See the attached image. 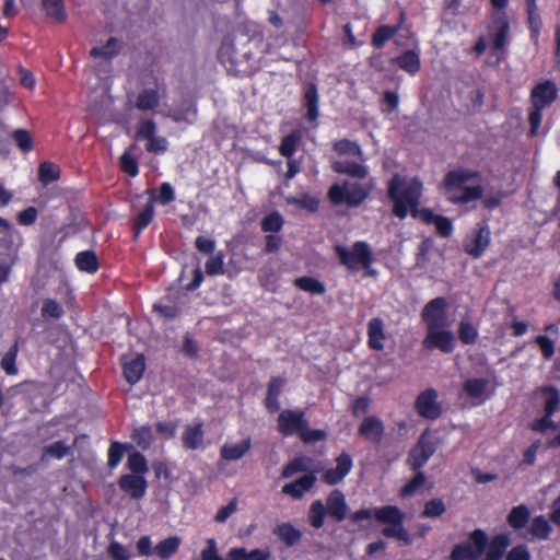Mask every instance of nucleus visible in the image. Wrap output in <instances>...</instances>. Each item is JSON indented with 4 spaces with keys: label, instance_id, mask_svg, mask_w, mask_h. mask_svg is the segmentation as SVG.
<instances>
[{
    "label": "nucleus",
    "instance_id": "obj_37",
    "mask_svg": "<svg viewBox=\"0 0 560 560\" xmlns=\"http://www.w3.org/2000/svg\"><path fill=\"white\" fill-rule=\"evenodd\" d=\"M160 104V95L158 90L155 89H144L142 90L136 100V108L139 110H153Z\"/></svg>",
    "mask_w": 560,
    "mask_h": 560
},
{
    "label": "nucleus",
    "instance_id": "obj_43",
    "mask_svg": "<svg viewBox=\"0 0 560 560\" xmlns=\"http://www.w3.org/2000/svg\"><path fill=\"white\" fill-rule=\"evenodd\" d=\"M131 447L130 444L120 443L118 441L112 442L107 452V466L110 469L116 468L120 464L125 451Z\"/></svg>",
    "mask_w": 560,
    "mask_h": 560
},
{
    "label": "nucleus",
    "instance_id": "obj_40",
    "mask_svg": "<svg viewBox=\"0 0 560 560\" xmlns=\"http://www.w3.org/2000/svg\"><path fill=\"white\" fill-rule=\"evenodd\" d=\"M126 467L130 475L145 476L149 470L145 456L138 451H133L128 455Z\"/></svg>",
    "mask_w": 560,
    "mask_h": 560
},
{
    "label": "nucleus",
    "instance_id": "obj_24",
    "mask_svg": "<svg viewBox=\"0 0 560 560\" xmlns=\"http://www.w3.org/2000/svg\"><path fill=\"white\" fill-rule=\"evenodd\" d=\"M384 322L380 317H373L368 324V346L375 351L384 349L385 340Z\"/></svg>",
    "mask_w": 560,
    "mask_h": 560
},
{
    "label": "nucleus",
    "instance_id": "obj_41",
    "mask_svg": "<svg viewBox=\"0 0 560 560\" xmlns=\"http://www.w3.org/2000/svg\"><path fill=\"white\" fill-rule=\"evenodd\" d=\"M529 510L526 505L521 504L517 506H514L509 515H508V523L509 525L514 529H521L525 527V525L529 521Z\"/></svg>",
    "mask_w": 560,
    "mask_h": 560
},
{
    "label": "nucleus",
    "instance_id": "obj_1",
    "mask_svg": "<svg viewBox=\"0 0 560 560\" xmlns=\"http://www.w3.org/2000/svg\"><path fill=\"white\" fill-rule=\"evenodd\" d=\"M423 195V183L415 176L406 178L395 173L387 183V197L393 203L392 213L404 220L410 213L425 224H434L442 237H450L453 233L452 220L442 214H435L430 208H419Z\"/></svg>",
    "mask_w": 560,
    "mask_h": 560
},
{
    "label": "nucleus",
    "instance_id": "obj_8",
    "mask_svg": "<svg viewBox=\"0 0 560 560\" xmlns=\"http://www.w3.org/2000/svg\"><path fill=\"white\" fill-rule=\"evenodd\" d=\"M422 322L427 328L448 327L447 302L443 296H438L429 301L421 312Z\"/></svg>",
    "mask_w": 560,
    "mask_h": 560
},
{
    "label": "nucleus",
    "instance_id": "obj_26",
    "mask_svg": "<svg viewBox=\"0 0 560 560\" xmlns=\"http://www.w3.org/2000/svg\"><path fill=\"white\" fill-rule=\"evenodd\" d=\"M393 63L410 75H415L421 68L420 54L415 49L405 50L393 59Z\"/></svg>",
    "mask_w": 560,
    "mask_h": 560
},
{
    "label": "nucleus",
    "instance_id": "obj_6",
    "mask_svg": "<svg viewBox=\"0 0 560 560\" xmlns=\"http://www.w3.org/2000/svg\"><path fill=\"white\" fill-rule=\"evenodd\" d=\"M372 186L360 183L334 184L328 190V199L334 206L346 205L348 208L361 206L370 196Z\"/></svg>",
    "mask_w": 560,
    "mask_h": 560
},
{
    "label": "nucleus",
    "instance_id": "obj_59",
    "mask_svg": "<svg viewBox=\"0 0 560 560\" xmlns=\"http://www.w3.org/2000/svg\"><path fill=\"white\" fill-rule=\"evenodd\" d=\"M446 511L445 503L442 499L435 498L425 502L424 509L422 511V516L424 517H439L443 515Z\"/></svg>",
    "mask_w": 560,
    "mask_h": 560
},
{
    "label": "nucleus",
    "instance_id": "obj_60",
    "mask_svg": "<svg viewBox=\"0 0 560 560\" xmlns=\"http://www.w3.org/2000/svg\"><path fill=\"white\" fill-rule=\"evenodd\" d=\"M156 124L152 119H142L136 130L137 140H149L155 136Z\"/></svg>",
    "mask_w": 560,
    "mask_h": 560
},
{
    "label": "nucleus",
    "instance_id": "obj_50",
    "mask_svg": "<svg viewBox=\"0 0 560 560\" xmlns=\"http://www.w3.org/2000/svg\"><path fill=\"white\" fill-rule=\"evenodd\" d=\"M416 475L400 490L401 498H410L424 486L427 477L422 470H413Z\"/></svg>",
    "mask_w": 560,
    "mask_h": 560
},
{
    "label": "nucleus",
    "instance_id": "obj_14",
    "mask_svg": "<svg viewBox=\"0 0 560 560\" xmlns=\"http://www.w3.org/2000/svg\"><path fill=\"white\" fill-rule=\"evenodd\" d=\"M118 488L133 500H141L148 489L145 476L122 474L117 480Z\"/></svg>",
    "mask_w": 560,
    "mask_h": 560
},
{
    "label": "nucleus",
    "instance_id": "obj_9",
    "mask_svg": "<svg viewBox=\"0 0 560 560\" xmlns=\"http://www.w3.org/2000/svg\"><path fill=\"white\" fill-rule=\"evenodd\" d=\"M306 413L300 409H284L277 418V431L282 436H292L301 433L305 429Z\"/></svg>",
    "mask_w": 560,
    "mask_h": 560
},
{
    "label": "nucleus",
    "instance_id": "obj_49",
    "mask_svg": "<svg viewBox=\"0 0 560 560\" xmlns=\"http://www.w3.org/2000/svg\"><path fill=\"white\" fill-rule=\"evenodd\" d=\"M328 514L324 503L315 500L310 506L308 522L314 528H322L325 523V516Z\"/></svg>",
    "mask_w": 560,
    "mask_h": 560
},
{
    "label": "nucleus",
    "instance_id": "obj_63",
    "mask_svg": "<svg viewBox=\"0 0 560 560\" xmlns=\"http://www.w3.org/2000/svg\"><path fill=\"white\" fill-rule=\"evenodd\" d=\"M119 165L121 171L130 177H136L139 174V165L137 160L127 151L120 155Z\"/></svg>",
    "mask_w": 560,
    "mask_h": 560
},
{
    "label": "nucleus",
    "instance_id": "obj_22",
    "mask_svg": "<svg viewBox=\"0 0 560 560\" xmlns=\"http://www.w3.org/2000/svg\"><path fill=\"white\" fill-rule=\"evenodd\" d=\"M325 508L328 512V515L331 516L335 521H343L347 515L348 506L342 491L338 489L332 490L327 497Z\"/></svg>",
    "mask_w": 560,
    "mask_h": 560
},
{
    "label": "nucleus",
    "instance_id": "obj_5",
    "mask_svg": "<svg viewBox=\"0 0 560 560\" xmlns=\"http://www.w3.org/2000/svg\"><path fill=\"white\" fill-rule=\"evenodd\" d=\"M559 90L551 80L537 83L530 91L529 101L532 109L528 113L529 136L534 137L541 125L542 112L557 101Z\"/></svg>",
    "mask_w": 560,
    "mask_h": 560
},
{
    "label": "nucleus",
    "instance_id": "obj_4",
    "mask_svg": "<svg viewBox=\"0 0 560 560\" xmlns=\"http://www.w3.org/2000/svg\"><path fill=\"white\" fill-rule=\"evenodd\" d=\"M335 253L339 262L350 272H357L360 269H363L364 277L375 278L377 276V270L372 268L374 255L371 246L366 242L357 241L350 248L342 245H336Z\"/></svg>",
    "mask_w": 560,
    "mask_h": 560
},
{
    "label": "nucleus",
    "instance_id": "obj_47",
    "mask_svg": "<svg viewBox=\"0 0 560 560\" xmlns=\"http://www.w3.org/2000/svg\"><path fill=\"white\" fill-rule=\"evenodd\" d=\"M224 258L225 255L222 250L210 255L209 259L205 264L206 273L210 277L224 275Z\"/></svg>",
    "mask_w": 560,
    "mask_h": 560
},
{
    "label": "nucleus",
    "instance_id": "obj_20",
    "mask_svg": "<svg viewBox=\"0 0 560 560\" xmlns=\"http://www.w3.org/2000/svg\"><path fill=\"white\" fill-rule=\"evenodd\" d=\"M488 386L489 381L487 378H468L463 384V392L476 401L475 405H481L489 398L487 394Z\"/></svg>",
    "mask_w": 560,
    "mask_h": 560
},
{
    "label": "nucleus",
    "instance_id": "obj_31",
    "mask_svg": "<svg viewBox=\"0 0 560 560\" xmlns=\"http://www.w3.org/2000/svg\"><path fill=\"white\" fill-rule=\"evenodd\" d=\"M74 264L80 271L90 275L96 273L100 269V261L97 255L95 254V252L90 249L79 252L75 255Z\"/></svg>",
    "mask_w": 560,
    "mask_h": 560
},
{
    "label": "nucleus",
    "instance_id": "obj_51",
    "mask_svg": "<svg viewBox=\"0 0 560 560\" xmlns=\"http://www.w3.org/2000/svg\"><path fill=\"white\" fill-rule=\"evenodd\" d=\"M551 532V526L549 522L542 516H536L529 526V533L533 537L539 538V539H546L548 538L549 534Z\"/></svg>",
    "mask_w": 560,
    "mask_h": 560
},
{
    "label": "nucleus",
    "instance_id": "obj_3",
    "mask_svg": "<svg viewBox=\"0 0 560 560\" xmlns=\"http://www.w3.org/2000/svg\"><path fill=\"white\" fill-rule=\"evenodd\" d=\"M481 173L476 170L455 168L448 171L442 180V189L446 199L452 205H467L481 199L483 188L480 185L468 186L467 182L479 179Z\"/></svg>",
    "mask_w": 560,
    "mask_h": 560
},
{
    "label": "nucleus",
    "instance_id": "obj_61",
    "mask_svg": "<svg viewBox=\"0 0 560 560\" xmlns=\"http://www.w3.org/2000/svg\"><path fill=\"white\" fill-rule=\"evenodd\" d=\"M534 342L539 347L544 359L549 360L556 352V342L545 335L535 337Z\"/></svg>",
    "mask_w": 560,
    "mask_h": 560
},
{
    "label": "nucleus",
    "instance_id": "obj_29",
    "mask_svg": "<svg viewBox=\"0 0 560 560\" xmlns=\"http://www.w3.org/2000/svg\"><path fill=\"white\" fill-rule=\"evenodd\" d=\"M510 545V539L505 535H495L491 540L488 539L486 556L481 560H502Z\"/></svg>",
    "mask_w": 560,
    "mask_h": 560
},
{
    "label": "nucleus",
    "instance_id": "obj_58",
    "mask_svg": "<svg viewBox=\"0 0 560 560\" xmlns=\"http://www.w3.org/2000/svg\"><path fill=\"white\" fill-rule=\"evenodd\" d=\"M429 459L424 452L413 446L408 454L407 464L411 470H421Z\"/></svg>",
    "mask_w": 560,
    "mask_h": 560
},
{
    "label": "nucleus",
    "instance_id": "obj_15",
    "mask_svg": "<svg viewBox=\"0 0 560 560\" xmlns=\"http://www.w3.org/2000/svg\"><path fill=\"white\" fill-rule=\"evenodd\" d=\"M145 192L150 196V199L143 209L131 221V229L135 240H137L141 233L150 225L155 214V189L149 188Z\"/></svg>",
    "mask_w": 560,
    "mask_h": 560
},
{
    "label": "nucleus",
    "instance_id": "obj_52",
    "mask_svg": "<svg viewBox=\"0 0 560 560\" xmlns=\"http://www.w3.org/2000/svg\"><path fill=\"white\" fill-rule=\"evenodd\" d=\"M132 439L139 447L147 450L153 442V432L150 425H141L132 432Z\"/></svg>",
    "mask_w": 560,
    "mask_h": 560
},
{
    "label": "nucleus",
    "instance_id": "obj_62",
    "mask_svg": "<svg viewBox=\"0 0 560 560\" xmlns=\"http://www.w3.org/2000/svg\"><path fill=\"white\" fill-rule=\"evenodd\" d=\"M418 450L424 452L430 458L438 448V442L429 433V431L422 432L417 444L415 445Z\"/></svg>",
    "mask_w": 560,
    "mask_h": 560
},
{
    "label": "nucleus",
    "instance_id": "obj_10",
    "mask_svg": "<svg viewBox=\"0 0 560 560\" xmlns=\"http://www.w3.org/2000/svg\"><path fill=\"white\" fill-rule=\"evenodd\" d=\"M422 345L427 350L438 349L443 353H452L455 349V337L447 327H431L427 328Z\"/></svg>",
    "mask_w": 560,
    "mask_h": 560
},
{
    "label": "nucleus",
    "instance_id": "obj_17",
    "mask_svg": "<svg viewBox=\"0 0 560 560\" xmlns=\"http://www.w3.org/2000/svg\"><path fill=\"white\" fill-rule=\"evenodd\" d=\"M302 101L303 107L306 109V120L316 121L319 116V95L315 83L311 82L304 85Z\"/></svg>",
    "mask_w": 560,
    "mask_h": 560
},
{
    "label": "nucleus",
    "instance_id": "obj_7",
    "mask_svg": "<svg viewBox=\"0 0 560 560\" xmlns=\"http://www.w3.org/2000/svg\"><path fill=\"white\" fill-rule=\"evenodd\" d=\"M488 545L483 529L477 528L468 535V541L456 544L450 555L451 560H481Z\"/></svg>",
    "mask_w": 560,
    "mask_h": 560
},
{
    "label": "nucleus",
    "instance_id": "obj_32",
    "mask_svg": "<svg viewBox=\"0 0 560 560\" xmlns=\"http://www.w3.org/2000/svg\"><path fill=\"white\" fill-rule=\"evenodd\" d=\"M273 534L287 546L292 547L296 545L301 538L302 533L290 523H281L276 526Z\"/></svg>",
    "mask_w": 560,
    "mask_h": 560
},
{
    "label": "nucleus",
    "instance_id": "obj_36",
    "mask_svg": "<svg viewBox=\"0 0 560 560\" xmlns=\"http://www.w3.org/2000/svg\"><path fill=\"white\" fill-rule=\"evenodd\" d=\"M400 30L399 25H380L371 37V45L375 49H381L392 39Z\"/></svg>",
    "mask_w": 560,
    "mask_h": 560
},
{
    "label": "nucleus",
    "instance_id": "obj_12",
    "mask_svg": "<svg viewBox=\"0 0 560 560\" xmlns=\"http://www.w3.org/2000/svg\"><path fill=\"white\" fill-rule=\"evenodd\" d=\"M491 241V231L486 221L478 223L475 231L474 238L464 243V250L466 254L477 259L480 258L485 250L488 248Z\"/></svg>",
    "mask_w": 560,
    "mask_h": 560
},
{
    "label": "nucleus",
    "instance_id": "obj_45",
    "mask_svg": "<svg viewBox=\"0 0 560 560\" xmlns=\"http://www.w3.org/2000/svg\"><path fill=\"white\" fill-rule=\"evenodd\" d=\"M60 178V170L51 162H43L38 166V180L47 186Z\"/></svg>",
    "mask_w": 560,
    "mask_h": 560
},
{
    "label": "nucleus",
    "instance_id": "obj_27",
    "mask_svg": "<svg viewBox=\"0 0 560 560\" xmlns=\"http://www.w3.org/2000/svg\"><path fill=\"white\" fill-rule=\"evenodd\" d=\"M331 167L337 174H345L357 179H364L369 175L368 166L354 161H335Z\"/></svg>",
    "mask_w": 560,
    "mask_h": 560
},
{
    "label": "nucleus",
    "instance_id": "obj_53",
    "mask_svg": "<svg viewBox=\"0 0 560 560\" xmlns=\"http://www.w3.org/2000/svg\"><path fill=\"white\" fill-rule=\"evenodd\" d=\"M283 224L282 215L278 211H273L261 220L260 226L264 232L278 233Z\"/></svg>",
    "mask_w": 560,
    "mask_h": 560
},
{
    "label": "nucleus",
    "instance_id": "obj_21",
    "mask_svg": "<svg viewBox=\"0 0 560 560\" xmlns=\"http://www.w3.org/2000/svg\"><path fill=\"white\" fill-rule=\"evenodd\" d=\"M316 482L314 472H308L292 482L285 483L282 487V492L292 497L293 499H301L304 493L308 492Z\"/></svg>",
    "mask_w": 560,
    "mask_h": 560
},
{
    "label": "nucleus",
    "instance_id": "obj_46",
    "mask_svg": "<svg viewBox=\"0 0 560 560\" xmlns=\"http://www.w3.org/2000/svg\"><path fill=\"white\" fill-rule=\"evenodd\" d=\"M334 151L338 155H352L362 159L363 151L361 147L349 139H340L336 141L332 145Z\"/></svg>",
    "mask_w": 560,
    "mask_h": 560
},
{
    "label": "nucleus",
    "instance_id": "obj_34",
    "mask_svg": "<svg viewBox=\"0 0 560 560\" xmlns=\"http://www.w3.org/2000/svg\"><path fill=\"white\" fill-rule=\"evenodd\" d=\"M528 28L535 40L538 39L542 26L540 13L536 0H525Z\"/></svg>",
    "mask_w": 560,
    "mask_h": 560
},
{
    "label": "nucleus",
    "instance_id": "obj_28",
    "mask_svg": "<svg viewBox=\"0 0 560 560\" xmlns=\"http://www.w3.org/2000/svg\"><path fill=\"white\" fill-rule=\"evenodd\" d=\"M250 447L252 440L249 436L236 444L225 443L220 448V457L228 462L238 460L250 450Z\"/></svg>",
    "mask_w": 560,
    "mask_h": 560
},
{
    "label": "nucleus",
    "instance_id": "obj_35",
    "mask_svg": "<svg viewBox=\"0 0 560 560\" xmlns=\"http://www.w3.org/2000/svg\"><path fill=\"white\" fill-rule=\"evenodd\" d=\"M121 50V43L116 37H110L105 45L101 47H92L90 56L93 58H103L110 60L119 55Z\"/></svg>",
    "mask_w": 560,
    "mask_h": 560
},
{
    "label": "nucleus",
    "instance_id": "obj_13",
    "mask_svg": "<svg viewBox=\"0 0 560 560\" xmlns=\"http://www.w3.org/2000/svg\"><path fill=\"white\" fill-rule=\"evenodd\" d=\"M352 467L353 462L351 456L347 452H341L336 457V467L328 468L322 475V481L329 486L338 485L347 477Z\"/></svg>",
    "mask_w": 560,
    "mask_h": 560
},
{
    "label": "nucleus",
    "instance_id": "obj_16",
    "mask_svg": "<svg viewBox=\"0 0 560 560\" xmlns=\"http://www.w3.org/2000/svg\"><path fill=\"white\" fill-rule=\"evenodd\" d=\"M358 432L366 441L380 443L384 436L385 427L380 418L369 416L363 419L359 425Z\"/></svg>",
    "mask_w": 560,
    "mask_h": 560
},
{
    "label": "nucleus",
    "instance_id": "obj_19",
    "mask_svg": "<svg viewBox=\"0 0 560 560\" xmlns=\"http://www.w3.org/2000/svg\"><path fill=\"white\" fill-rule=\"evenodd\" d=\"M205 431L202 422H195L185 427L182 434V445L185 450L195 451L203 446Z\"/></svg>",
    "mask_w": 560,
    "mask_h": 560
},
{
    "label": "nucleus",
    "instance_id": "obj_33",
    "mask_svg": "<svg viewBox=\"0 0 560 560\" xmlns=\"http://www.w3.org/2000/svg\"><path fill=\"white\" fill-rule=\"evenodd\" d=\"M42 8L52 22L57 24L66 22L67 13L63 0H42Z\"/></svg>",
    "mask_w": 560,
    "mask_h": 560
},
{
    "label": "nucleus",
    "instance_id": "obj_2",
    "mask_svg": "<svg viewBox=\"0 0 560 560\" xmlns=\"http://www.w3.org/2000/svg\"><path fill=\"white\" fill-rule=\"evenodd\" d=\"M372 518L387 525L382 529L384 537L396 538L405 545L411 544L409 533L404 527L405 514L398 506L384 505L373 509H360L349 515V520L353 524H361V522Z\"/></svg>",
    "mask_w": 560,
    "mask_h": 560
},
{
    "label": "nucleus",
    "instance_id": "obj_44",
    "mask_svg": "<svg viewBox=\"0 0 560 560\" xmlns=\"http://www.w3.org/2000/svg\"><path fill=\"white\" fill-rule=\"evenodd\" d=\"M287 203L305 209L311 213L317 212L319 209V199L307 192L302 194L300 197L287 198Z\"/></svg>",
    "mask_w": 560,
    "mask_h": 560
},
{
    "label": "nucleus",
    "instance_id": "obj_48",
    "mask_svg": "<svg viewBox=\"0 0 560 560\" xmlns=\"http://www.w3.org/2000/svg\"><path fill=\"white\" fill-rule=\"evenodd\" d=\"M300 140H301V137L295 131L284 136L281 139L280 145H279V153L287 159H291L292 155L295 153V151L299 148Z\"/></svg>",
    "mask_w": 560,
    "mask_h": 560
},
{
    "label": "nucleus",
    "instance_id": "obj_54",
    "mask_svg": "<svg viewBox=\"0 0 560 560\" xmlns=\"http://www.w3.org/2000/svg\"><path fill=\"white\" fill-rule=\"evenodd\" d=\"M458 338L464 345H474L478 339V330L471 323L462 320L458 325Z\"/></svg>",
    "mask_w": 560,
    "mask_h": 560
},
{
    "label": "nucleus",
    "instance_id": "obj_56",
    "mask_svg": "<svg viewBox=\"0 0 560 560\" xmlns=\"http://www.w3.org/2000/svg\"><path fill=\"white\" fill-rule=\"evenodd\" d=\"M71 447L63 441H57L44 447V456L62 459L70 454Z\"/></svg>",
    "mask_w": 560,
    "mask_h": 560
},
{
    "label": "nucleus",
    "instance_id": "obj_38",
    "mask_svg": "<svg viewBox=\"0 0 560 560\" xmlns=\"http://www.w3.org/2000/svg\"><path fill=\"white\" fill-rule=\"evenodd\" d=\"M293 285L304 292L323 295L326 293V285L318 279L310 276H303L294 279Z\"/></svg>",
    "mask_w": 560,
    "mask_h": 560
},
{
    "label": "nucleus",
    "instance_id": "obj_55",
    "mask_svg": "<svg viewBox=\"0 0 560 560\" xmlns=\"http://www.w3.org/2000/svg\"><path fill=\"white\" fill-rule=\"evenodd\" d=\"M540 447V441H534L524 452L521 462L517 465V468L521 470L526 469L527 467L534 466L537 458V453Z\"/></svg>",
    "mask_w": 560,
    "mask_h": 560
},
{
    "label": "nucleus",
    "instance_id": "obj_18",
    "mask_svg": "<svg viewBox=\"0 0 560 560\" xmlns=\"http://www.w3.org/2000/svg\"><path fill=\"white\" fill-rule=\"evenodd\" d=\"M492 27L494 32L491 33V44L492 48L498 50H503L508 45V37L510 32V22L505 13H502L495 16L492 21Z\"/></svg>",
    "mask_w": 560,
    "mask_h": 560
},
{
    "label": "nucleus",
    "instance_id": "obj_11",
    "mask_svg": "<svg viewBox=\"0 0 560 560\" xmlns=\"http://www.w3.org/2000/svg\"><path fill=\"white\" fill-rule=\"evenodd\" d=\"M417 413L428 420H436L442 415V407L438 401V392L434 388H427L421 392L415 401Z\"/></svg>",
    "mask_w": 560,
    "mask_h": 560
},
{
    "label": "nucleus",
    "instance_id": "obj_57",
    "mask_svg": "<svg viewBox=\"0 0 560 560\" xmlns=\"http://www.w3.org/2000/svg\"><path fill=\"white\" fill-rule=\"evenodd\" d=\"M63 308L56 300L46 299L42 306V316L44 318L59 319L63 316Z\"/></svg>",
    "mask_w": 560,
    "mask_h": 560
},
{
    "label": "nucleus",
    "instance_id": "obj_25",
    "mask_svg": "<svg viewBox=\"0 0 560 560\" xmlns=\"http://www.w3.org/2000/svg\"><path fill=\"white\" fill-rule=\"evenodd\" d=\"M271 552L268 548H255L247 550L244 547L231 548L224 560H270Z\"/></svg>",
    "mask_w": 560,
    "mask_h": 560
},
{
    "label": "nucleus",
    "instance_id": "obj_23",
    "mask_svg": "<svg viewBox=\"0 0 560 560\" xmlns=\"http://www.w3.org/2000/svg\"><path fill=\"white\" fill-rule=\"evenodd\" d=\"M285 384V380L280 376H271L268 385H267V392L266 397L264 400L265 407L269 412H275L279 410L280 402L279 397L282 393V388Z\"/></svg>",
    "mask_w": 560,
    "mask_h": 560
},
{
    "label": "nucleus",
    "instance_id": "obj_64",
    "mask_svg": "<svg viewBox=\"0 0 560 560\" xmlns=\"http://www.w3.org/2000/svg\"><path fill=\"white\" fill-rule=\"evenodd\" d=\"M107 555L112 560H130L129 549L118 541H112L107 546Z\"/></svg>",
    "mask_w": 560,
    "mask_h": 560
},
{
    "label": "nucleus",
    "instance_id": "obj_30",
    "mask_svg": "<svg viewBox=\"0 0 560 560\" xmlns=\"http://www.w3.org/2000/svg\"><path fill=\"white\" fill-rule=\"evenodd\" d=\"M145 370V362L143 354H138L136 358L122 364L124 376L126 381L133 385L138 383Z\"/></svg>",
    "mask_w": 560,
    "mask_h": 560
},
{
    "label": "nucleus",
    "instance_id": "obj_39",
    "mask_svg": "<svg viewBox=\"0 0 560 560\" xmlns=\"http://www.w3.org/2000/svg\"><path fill=\"white\" fill-rule=\"evenodd\" d=\"M180 544L182 539L178 536H171L161 540L155 546L154 552L160 559L167 560L178 551Z\"/></svg>",
    "mask_w": 560,
    "mask_h": 560
},
{
    "label": "nucleus",
    "instance_id": "obj_42",
    "mask_svg": "<svg viewBox=\"0 0 560 560\" xmlns=\"http://www.w3.org/2000/svg\"><path fill=\"white\" fill-rule=\"evenodd\" d=\"M541 392L546 395L544 402V412L547 416H553L560 408V393L553 386H545Z\"/></svg>",
    "mask_w": 560,
    "mask_h": 560
}]
</instances>
